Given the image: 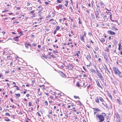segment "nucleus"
Segmentation results:
<instances>
[{
	"label": "nucleus",
	"mask_w": 122,
	"mask_h": 122,
	"mask_svg": "<svg viewBox=\"0 0 122 122\" xmlns=\"http://www.w3.org/2000/svg\"><path fill=\"white\" fill-rule=\"evenodd\" d=\"M108 95V96L110 97V98L111 99H112V96H111V95L110 94H109Z\"/></svg>",
	"instance_id": "nucleus-32"
},
{
	"label": "nucleus",
	"mask_w": 122,
	"mask_h": 122,
	"mask_svg": "<svg viewBox=\"0 0 122 122\" xmlns=\"http://www.w3.org/2000/svg\"><path fill=\"white\" fill-rule=\"evenodd\" d=\"M96 102L97 103H99V98L98 97H97L95 99Z\"/></svg>",
	"instance_id": "nucleus-13"
},
{
	"label": "nucleus",
	"mask_w": 122,
	"mask_h": 122,
	"mask_svg": "<svg viewBox=\"0 0 122 122\" xmlns=\"http://www.w3.org/2000/svg\"><path fill=\"white\" fill-rule=\"evenodd\" d=\"M35 11V10H33L30 12V13L32 14H34V13Z\"/></svg>",
	"instance_id": "nucleus-34"
},
{
	"label": "nucleus",
	"mask_w": 122,
	"mask_h": 122,
	"mask_svg": "<svg viewBox=\"0 0 122 122\" xmlns=\"http://www.w3.org/2000/svg\"><path fill=\"white\" fill-rule=\"evenodd\" d=\"M108 33L111 35H115V32H113L111 30H109L107 31Z\"/></svg>",
	"instance_id": "nucleus-4"
},
{
	"label": "nucleus",
	"mask_w": 122,
	"mask_h": 122,
	"mask_svg": "<svg viewBox=\"0 0 122 122\" xmlns=\"http://www.w3.org/2000/svg\"><path fill=\"white\" fill-rule=\"evenodd\" d=\"M99 78L102 81H104V79L102 75H101L99 77Z\"/></svg>",
	"instance_id": "nucleus-8"
},
{
	"label": "nucleus",
	"mask_w": 122,
	"mask_h": 122,
	"mask_svg": "<svg viewBox=\"0 0 122 122\" xmlns=\"http://www.w3.org/2000/svg\"><path fill=\"white\" fill-rule=\"evenodd\" d=\"M32 45L33 46H36V44L35 43H32Z\"/></svg>",
	"instance_id": "nucleus-46"
},
{
	"label": "nucleus",
	"mask_w": 122,
	"mask_h": 122,
	"mask_svg": "<svg viewBox=\"0 0 122 122\" xmlns=\"http://www.w3.org/2000/svg\"><path fill=\"white\" fill-rule=\"evenodd\" d=\"M30 3L27 2V6H29L30 5Z\"/></svg>",
	"instance_id": "nucleus-47"
},
{
	"label": "nucleus",
	"mask_w": 122,
	"mask_h": 122,
	"mask_svg": "<svg viewBox=\"0 0 122 122\" xmlns=\"http://www.w3.org/2000/svg\"><path fill=\"white\" fill-rule=\"evenodd\" d=\"M53 52L54 53H58V51L56 50L53 51Z\"/></svg>",
	"instance_id": "nucleus-49"
},
{
	"label": "nucleus",
	"mask_w": 122,
	"mask_h": 122,
	"mask_svg": "<svg viewBox=\"0 0 122 122\" xmlns=\"http://www.w3.org/2000/svg\"><path fill=\"white\" fill-rule=\"evenodd\" d=\"M95 50L96 51H98V49L99 48H98L96 47L95 48Z\"/></svg>",
	"instance_id": "nucleus-41"
},
{
	"label": "nucleus",
	"mask_w": 122,
	"mask_h": 122,
	"mask_svg": "<svg viewBox=\"0 0 122 122\" xmlns=\"http://www.w3.org/2000/svg\"><path fill=\"white\" fill-rule=\"evenodd\" d=\"M14 40L17 41H18V39H17V38L14 37L13 38Z\"/></svg>",
	"instance_id": "nucleus-27"
},
{
	"label": "nucleus",
	"mask_w": 122,
	"mask_h": 122,
	"mask_svg": "<svg viewBox=\"0 0 122 122\" xmlns=\"http://www.w3.org/2000/svg\"><path fill=\"white\" fill-rule=\"evenodd\" d=\"M113 28H114L115 30H118V29L117 28H115V27H113Z\"/></svg>",
	"instance_id": "nucleus-58"
},
{
	"label": "nucleus",
	"mask_w": 122,
	"mask_h": 122,
	"mask_svg": "<svg viewBox=\"0 0 122 122\" xmlns=\"http://www.w3.org/2000/svg\"><path fill=\"white\" fill-rule=\"evenodd\" d=\"M117 102H119V104H120V103H121V102H120V99H117Z\"/></svg>",
	"instance_id": "nucleus-36"
},
{
	"label": "nucleus",
	"mask_w": 122,
	"mask_h": 122,
	"mask_svg": "<svg viewBox=\"0 0 122 122\" xmlns=\"http://www.w3.org/2000/svg\"><path fill=\"white\" fill-rule=\"evenodd\" d=\"M109 118V116H107V119L108 120Z\"/></svg>",
	"instance_id": "nucleus-57"
},
{
	"label": "nucleus",
	"mask_w": 122,
	"mask_h": 122,
	"mask_svg": "<svg viewBox=\"0 0 122 122\" xmlns=\"http://www.w3.org/2000/svg\"><path fill=\"white\" fill-rule=\"evenodd\" d=\"M56 30H55L54 31V32H53V34H56Z\"/></svg>",
	"instance_id": "nucleus-53"
},
{
	"label": "nucleus",
	"mask_w": 122,
	"mask_h": 122,
	"mask_svg": "<svg viewBox=\"0 0 122 122\" xmlns=\"http://www.w3.org/2000/svg\"><path fill=\"white\" fill-rule=\"evenodd\" d=\"M104 66H105V68H104V69H105V72L106 73V69L107 70H108V68H107V66H106V65L105 64H104Z\"/></svg>",
	"instance_id": "nucleus-15"
},
{
	"label": "nucleus",
	"mask_w": 122,
	"mask_h": 122,
	"mask_svg": "<svg viewBox=\"0 0 122 122\" xmlns=\"http://www.w3.org/2000/svg\"><path fill=\"white\" fill-rule=\"evenodd\" d=\"M83 76L85 77H86L87 76L85 74L83 75Z\"/></svg>",
	"instance_id": "nucleus-62"
},
{
	"label": "nucleus",
	"mask_w": 122,
	"mask_h": 122,
	"mask_svg": "<svg viewBox=\"0 0 122 122\" xmlns=\"http://www.w3.org/2000/svg\"><path fill=\"white\" fill-rule=\"evenodd\" d=\"M5 115L6 116H10V114L8 112L6 113H5Z\"/></svg>",
	"instance_id": "nucleus-29"
},
{
	"label": "nucleus",
	"mask_w": 122,
	"mask_h": 122,
	"mask_svg": "<svg viewBox=\"0 0 122 122\" xmlns=\"http://www.w3.org/2000/svg\"><path fill=\"white\" fill-rule=\"evenodd\" d=\"M101 59L100 58H99L98 60V61L99 62H100L101 61Z\"/></svg>",
	"instance_id": "nucleus-64"
},
{
	"label": "nucleus",
	"mask_w": 122,
	"mask_h": 122,
	"mask_svg": "<svg viewBox=\"0 0 122 122\" xmlns=\"http://www.w3.org/2000/svg\"><path fill=\"white\" fill-rule=\"evenodd\" d=\"M103 18L105 20H107V17L106 15H105L103 17Z\"/></svg>",
	"instance_id": "nucleus-25"
},
{
	"label": "nucleus",
	"mask_w": 122,
	"mask_h": 122,
	"mask_svg": "<svg viewBox=\"0 0 122 122\" xmlns=\"http://www.w3.org/2000/svg\"><path fill=\"white\" fill-rule=\"evenodd\" d=\"M58 6L61 9H62V5H61V4L59 5H58Z\"/></svg>",
	"instance_id": "nucleus-26"
},
{
	"label": "nucleus",
	"mask_w": 122,
	"mask_h": 122,
	"mask_svg": "<svg viewBox=\"0 0 122 122\" xmlns=\"http://www.w3.org/2000/svg\"><path fill=\"white\" fill-rule=\"evenodd\" d=\"M86 58L89 61L91 60V57L89 54L88 55H87Z\"/></svg>",
	"instance_id": "nucleus-5"
},
{
	"label": "nucleus",
	"mask_w": 122,
	"mask_h": 122,
	"mask_svg": "<svg viewBox=\"0 0 122 122\" xmlns=\"http://www.w3.org/2000/svg\"><path fill=\"white\" fill-rule=\"evenodd\" d=\"M25 47L26 48H29L28 47L29 46H28V45L27 43L25 44Z\"/></svg>",
	"instance_id": "nucleus-23"
},
{
	"label": "nucleus",
	"mask_w": 122,
	"mask_h": 122,
	"mask_svg": "<svg viewBox=\"0 0 122 122\" xmlns=\"http://www.w3.org/2000/svg\"><path fill=\"white\" fill-rule=\"evenodd\" d=\"M16 87L17 90H19V88L18 86H17Z\"/></svg>",
	"instance_id": "nucleus-60"
},
{
	"label": "nucleus",
	"mask_w": 122,
	"mask_h": 122,
	"mask_svg": "<svg viewBox=\"0 0 122 122\" xmlns=\"http://www.w3.org/2000/svg\"><path fill=\"white\" fill-rule=\"evenodd\" d=\"M39 86H40V87H43V88H42V89H45V88L44 87V86L43 85H40Z\"/></svg>",
	"instance_id": "nucleus-30"
},
{
	"label": "nucleus",
	"mask_w": 122,
	"mask_h": 122,
	"mask_svg": "<svg viewBox=\"0 0 122 122\" xmlns=\"http://www.w3.org/2000/svg\"><path fill=\"white\" fill-rule=\"evenodd\" d=\"M101 41L102 42H103L105 41V40L104 38H102L101 39Z\"/></svg>",
	"instance_id": "nucleus-24"
},
{
	"label": "nucleus",
	"mask_w": 122,
	"mask_h": 122,
	"mask_svg": "<svg viewBox=\"0 0 122 122\" xmlns=\"http://www.w3.org/2000/svg\"><path fill=\"white\" fill-rule=\"evenodd\" d=\"M15 95L16 96V97H19L20 96V94L19 93L18 94H15Z\"/></svg>",
	"instance_id": "nucleus-28"
},
{
	"label": "nucleus",
	"mask_w": 122,
	"mask_h": 122,
	"mask_svg": "<svg viewBox=\"0 0 122 122\" xmlns=\"http://www.w3.org/2000/svg\"><path fill=\"white\" fill-rule=\"evenodd\" d=\"M113 70L115 74H118L120 72L119 70L117 68L114 67L113 68Z\"/></svg>",
	"instance_id": "nucleus-2"
},
{
	"label": "nucleus",
	"mask_w": 122,
	"mask_h": 122,
	"mask_svg": "<svg viewBox=\"0 0 122 122\" xmlns=\"http://www.w3.org/2000/svg\"><path fill=\"white\" fill-rule=\"evenodd\" d=\"M100 4L101 5V6L102 7H103L102 6V5H104V4L103 3V2H102V1H101L100 2Z\"/></svg>",
	"instance_id": "nucleus-19"
},
{
	"label": "nucleus",
	"mask_w": 122,
	"mask_h": 122,
	"mask_svg": "<svg viewBox=\"0 0 122 122\" xmlns=\"http://www.w3.org/2000/svg\"><path fill=\"white\" fill-rule=\"evenodd\" d=\"M105 69L103 68L102 67L101 68V71L102 72Z\"/></svg>",
	"instance_id": "nucleus-37"
},
{
	"label": "nucleus",
	"mask_w": 122,
	"mask_h": 122,
	"mask_svg": "<svg viewBox=\"0 0 122 122\" xmlns=\"http://www.w3.org/2000/svg\"><path fill=\"white\" fill-rule=\"evenodd\" d=\"M96 7L97 9L98 10H100V8L98 4H97L96 5Z\"/></svg>",
	"instance_id": "nucleus-14"
},
{
	"label": "nucleus",
	"mask_w": 122,
	"mask_h": 122,
	"mask_svg": "<svg viewBox=\"0 0 122 122\" xmlns=\"http://www.w3.org/2000/svg\"><path fill=\"white\" fill-rule=\"evenodd\" d=\"M95 13H96V14H95V15H98L99 14V11H97L96 10L95 11Z\"/></svg>",
	"instance_id": "nucleus-18"
},
{
	"label": "nucleus",
	"mask_w": 122,
	"mask_h": 122,
	"mask_svg": "<svg viewBox=\"0 0 122 122\" xmlns=\"http://www.w3.org/2000/svg\"><path fill=\"white\" fill-rule=\"evenodd\" d=\"M99 99L102 102H103L104 100H103L102 98V97H99Z\"/></svg>",
	"instance_id": "nucleus-17"
},
{
	"label": "nucleus",
	"mask_w": 122,
	"mask_h": 122,
	"mask_svg": "<svg viewBox=\"0 0 122 122\" xmlns=\"http://www.w3.org/2000/svg\"><path fill=\"white\" fill-rule=\"evenodd\" d=\"M88 35L90 36H92V33H90V32H89L88 33Z\"/></svg>",
	"instance_id": "nucleus-42"
},
{
	"label": "nucleus",
	"mask_w": 122,
	"mask_h": 122,
	"mask_svg": "<svg viewBox=\"0 0 122 122\" xmlns=\"http://www.w3.org/2000/svg\"><path fill=\"white\" fill-rule=\"evenodd\" d=\"M119 74V76L120 77H122V72H120Z\"/></svg>",
	"instance_id": "nucleus-20"
},
{
	"label": "nucleus",
	"mask_w": 122,
	"mask_h": 122,
	"mask_svg": "<svg viewBox=\"0 0 122 122\" xmlns=\"http://www.w3.org/2000/svg\"><path fill=\"white\" fill-rule=\"evenodd\" d=\"M84 35H82V36H81L80 37V38L81 39V40L83 41H84Z\"/></svg>",
	"instance_id": "nucleus-12"
},
{
	"label": "nucleus",
	"mask_w": 122,
	"mask_h": 122,
	"mask_svg": "<svg viewBox=\"0 0 122 122\" xmlns=\"http://www.w3.org/2000/svg\"><path fill=\"white\" fill-rule=\"evenodd\" d=\"M90 71L91 72L93 73H95L96 72L93 69H91Z\"/></svg>",
	"instance_id": "nucleus-16"
},
{
	"label": "nucleus",
	"mask_w": 122,
	"mask_h": 122,
	"mask_svg": "<svg viewBox=\"0 0 122 122\" xmlns=\"http://www.w3.org/2000/svg\"><path fill=\"white\" fill-rule=\"evenodd\" d=\"M78 20H79V24H81V21H80V18H79Z\"/></svg>",
	"instance_id": "nucleus-31"
},
{
	"label": "nucleus",
	"mask_w": 122,
	"mask_h": 122,
	"mask_svg": "<svg viewBox=\"0 0 122 122\" xmlns=\"http://www.w3.org/2000/svg\"><path fill=\"white\" fill-rule=\"evenodd\" d=\"M111 79H112L113 83H114L115 85H117L118 83L117 82V79L112 78H111Z\"/></svg>",
	"instance_id": "nucleus-3"
},
{
	"label": "nucleus",
	"mask_w": 122,
	"mask_h": 122,
	"mask_svg": "<svg viewBox=\"0 0 122 122\" xmlns=\"http://www.w3.org/2000/svg\"><path fill=\"white\" fill-rule=\"evenodd\" d=\"M45 105L46 106H47L48 105V103L46 101H45Z\"/></svg>",
	"instance_id": "nucleus-35"
},
{
	"label": "nucleus",
	"mask_w": 122,
	"mask_h": 122,
	"mask_svg": "<svg viewBox=\"0 0 122 122\" xmlns=\"http://www.w3.org/2000/svg\"><path fill=\"white\" fill-rule=\"evenodd\" d=\"M46 31H49V30L48 29L46 28L45 29Z\"/></svg>",
	"instance_id": "nucleus-54"
},
{
	"label": "nucleus",
	"mask_w": 122,
	"mask_h": 122,
	"mask_svg": "<svg viewBox=\"0 0 122 122\" xmlns=\"http://www.w3.org/2000/svg\"><path fill=\"white\" fill-rule=\"evenodd\" d=\"M32 9V8L31 7H30L29 8L28 10H31Z\"/></svg>",
	"instance_id": "nucleus-52"
},
{
	"label": "nucleus",
	"mask_w": 122,
	"mask_h": 122,
	"mask_svg": "<svg viewBox=\"0 0 122 122\" xmlns=\"http://www.w3.org/2000/svg\"><path fill=\"white\" fill-rule=\"evenodd\" d=\"M119 45V48H118V49H119V48H120V46H121V44L120 43H119V45Z\"/></svg>",
	"instance_id": "nucleus-56"
},
{
	"label": "nucleus",
	"mask_w": 122,
	"mask_h": 122,
	"mask_svg": "<svg viewBox=\"0 0 122 122\" xmlns=\"http://www.w3.org/2000/svg\"><path fill=\"white\" fill-rule=\"evenodd\" d=\"M76 85V86L79 87L81 86L80 84L78 82L77 83Z\"/></svg>",
	"instance_id": "nucleus-22"
},
{
	"label": "nucleus",
	"mask_w": 122,
	"mask_h": 122,
	"mask_svg": "<svg viewBox=\"0 0 122 122\" xmlns=\"http://www.w3.org/2000/svg\"><path fill=\"white\" fill-rule=\"evenodd\" d=\"M96 71L97 73V74L98 75V77L102 75L101 73H100L99 72L97 69V70H96Z\"/></svg>",
	"instance_id": "nucleus-10"
},
{
	"label": "nucleus",
	"mask_w": 122,
	"mask_h": 122,
	"mask_svg": "<svg viewBox=\"0 0 122 122\" xmlns=\"http://www.w3.org/2000/svg\"><path fill=\"white\" fill-rule=\"evenodd\" d=\"M45 4H46V5H48L49 4V3H48L47 2H45Z\"/></svg>",
	"instance_id": "nucleus-63"
},
{
	"label": "nucleus",
	"mask_w": 122,
	"mask_h": 122,
	"mask_svg": "<svg viewBox=\"0 0 122 122\" xmlns=\"http://www.w3.org/2000/svg\"><path fill=\"white\" fill-rule=\"evenodd\" d=\"M60 74L61 76L63 77H65L66 76L65 74H64L62 72L60 71Z\"/></svg>",
	"instance_id": "nucleus-6"
},
{
	"label": "nucleus",
	"mask_w": 122,
	"mask_h": 122,
	"mask_svg": "<svg viewBox=\"0 0 122 122\" xmlns=\"http://www.w3.org/2000/svg\"><path fill=\"white\" fill-rule=\"evenodd\" d=\"M32 103L30 102H29V106L30 107L32 105Z\"/></svg>",
	"instance_id": "nucleus-38"
},
{
	"label": "nucleus",
	"mask_w": 122,
	"mask_h": 122,
	"mask_svg": "<svg viewBox=\"0 0 122 122\" xmlns=\"http://www.w3.org/2000/svg\"><path fill=\"white\" fill-rule=\"evenodd\" d=\"M19 34L20 35V36L23 35L22 31H21L19 33Z\"/></svg>",
	"instance_id": "nucleus-33"
},
{
	"label": "nucleus",
	"mask_w": 122,
	"mask_h": 122,
	"mask_svg": "<svg viewBox=\"0 0 122 122\" xmlns=\"http://www.w3.org/2000/svg\"><path fill=\"white\" fill-rule=\"evenodd\" d=\"M95 15L97 19H99V17L98 15Z\"/></svg>",
	"instance_id": "nucleus-39"
},
{
	"label": "nucleus",
	"mask_w": 122,
	"mask_h": 122,
	"mask_svg": "<svg viewBox=\"0 0 122 122\" xmlns=\"http://www.w3.org/2000/svg\"><path fill=\"white\" fill-rule=\"evenodd\" d=\"M106 114L104 113H102L101 114H97L96 115V117L99 119V121L100 122H103L104 120V117H106Z\"/></svg>",
	"instance_id": "nucleus-1"
},
{
	"label": "nucleus",
	"mask_w": 122,
	"mask_h": 122,
	"mask_svg": "<svg viewBox=\"0 0 122 122\" xmlns=\"http://www.w3.org/2000/svg\"><path fill=\"white\" fill-rule=\"evenodd\" d=\"M37 114H38V115L39 116H41V114L39 112H37Z\"/></svg>",
	"instance_id": "nucleus-48"
},
{
	"label": "nucleus",
	"mask_w": 122,
	"mask_h": 122,
	"mask_svg": "<svg viewBox=\"0 0 122 122\" xmlns=\"http://www.w3.org/2000/svg\"><path fill=\"white\" fill-rule=\"evenodd\" d=\"M60 26H57L56 29V30H59V29H60Z\"/></svg>",
	"instance_id": "nucleus-21"
},
{
	"label": "nucleus",
	"mask_w": 122,
	"mask_h": 122,
	"mask_svg": "<svg viewBox=\"0 0 122 122\" xmlns=\"http://www.w3.org/2000/svg\"><path fill=\"white\" fill-rule=\"evenodd\" d=\"M104 58L105 59L106 61H108L107 59H108V58L107 57V56L106 55H106H104Z\"/></svg>",
	"instance_id": "nucleus-11"
},
{
	"label": "nucleus",
	"mask_w": 122,
	"mask_h": 122,
	"mask_svg": "<svg viewBox=\"0 0 122 122\" xmlns=\"http://www.w3.org/2000/svg\"><path fill=\"white\" fill-rule=\"evenodd\" d=\"M91 62H90V64L88 65H87V67H90L91 66Z\"/></svg>",
	"instance_id": "nucleus-44"
},
{
	"label": "nucleus",
	"mask_w": 122,
	"mask_h": 122,
	"mask_svg": "<svg viewBox=\"0 0 122 122\" xmlns=\"http://www.w3.org/2000/svg\"><path fill=\"white\" fill-rule=\"evenodd\" d=\"M19 23V22L18 21H16L14 22H13V24H15V23H16V24L18 23Z\"/></svg>",
	"instance_id": "nucleus-45"
},
{
	"label": "nucleus",
	"mask_w": 122,
	"mask_h": 122,
	"mask_svg": "<svg viewBox=\"0 0 122 122\" xmlns=\"http://www.w3.org/2000/svg\"><path fill=\"white\" fill-rule=\"evenodd\" d=\"M4 120L5 121H10V120L9 119H5Z\"/></svg>",
	"instance_id": "nucleus-51"
},
{
	"label": "nucleus",
	"mask_w": 122,
	"mask_h": 122,
	"mask_svg": "<svg viewBox=\"0 0 122 122\" xmlns=\"http://www.w3.org/2000/svg\"><path fill=\"white\" fill-rule=\"evenodd\" d=\"M96 83H97V85L98 86V87H99L101 88L102 89V87L100 85L99 81H96Z\"/></svg>",
	"instance_id": "nucleus-7"
},
{
	"label": "nucleus",
	"mask_w": 122,
	"mask_h": 122,
	"mask_svg": "<svg viewBox=\"0 0 122 122\" xmlns=\"http://www.w3.org/2000/svg\"><path fill=\"white\" fill-rule=\"evenodd\" d=\"M86 33L85 31L84 32V36L85 37L86 36Z\"/></svg>",
	"instance_id": "nucleus-43"
},
{
	"label": "nucleus",
	"mask_w": 122,
	"mask_h": 122,
	"mask_svg": "<svg viewBox=\"0 0 122 122\" xmlns=\"http://www.w3.org/2000/svg\"><path fill=\"white\" fill-rule=\"evenodd\" d=\"M91 85H89V86H88L87 87V89H89V87Z\"/></svg>",
	"instance_id": "nucleus-59"
},
{
	"label": "nucleus",
	"mask_w": 122,
	"mask_h": 122,
	"mask_svg": "<svg viewBox=\"0 0 122 122\" xmlns=\"http://www.w3.org/2000/svg\"><path fill=\"white\" fill-rule=\"evenodd\" d=\"M93 108L94 111H97L98 112L101 111V110L98 108Z\"/></svg>",
	"instance_id": "nucleus-9"
},
{
	"label": "nucleus",
	"mask_w": 122,
	"mask_h": 122,
	"mask_svg": "<svg viewBox=\"0 0 122 122\" xmlns=\"http://www.w3.org/2000/svg\"><path fill=\"white\" fill-rule=\"evenodd\" d=\"M72 64H70L69 65H68L67 66V67L68 68H69L70 66H72Z\"/></svg>",
	"instance_id": "nucleus-40"
},
{
	"label": "nucleus",
	"mask_w": 122,
	"mask_h": 122,
	"mask_svg": "<svg viewBox=\"0 0 122 122\" xmlns=\"http://www.w3.org/2000/svg\"><path fill=\"white\" fill-rule=\"evenodd\" d=\"M57 1L58 3H61V2L59 0H57Z\"/></svg>",
	"instance_id": "nucleus-55"
},
{
	"label": "nucleus",
	"mask_w": 122,
	"mask_h": 122,
	"mask_svg": "<svg viewBox=\"0 0 122 122\" xmlns=\"http://www.w3.org/2000/svg\"><path fill=\"white\" fill-rule=\"evenodd\" d=\"M43 19V18L42 17H40V18H39V19H40L41 20H42V19Z\"/></svg>",
	"instance_id": "nucleus-61"
},
{
	"label": "nucleus",
	"mask_w": 122,
	"mask_h": 122,
	"mask_svg": "<svg viewBox=\"0 0 122 122\" xmlns=\"http://www.w3.org/2000/svg\"><path fill=\"white\" fill-rule=\"evenodd\" d=\"M78 104L79 105H80V106L81 105V103L80 101H79L78 102Z\"/></svg>",
	"instance_id": "nucleus-50"
}]
</instances>
